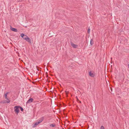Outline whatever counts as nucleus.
<instances>
[{"instance_id": "nucleus-1", "label": "nucleus", "mask_w": 129, "mask_h": 129, "mask_svg": "<svg viewBox=\"0 0 129 129\" xmlns=\"http://www.w3.org/2000/svg\"><path fill=\"white\" fill-rule=\"evenodd\" d=\"M19 106H16L14 107V111L16 114H17L19 112Z\"/></svg>"}, {"instance_id": "nucleus-2", "label": "nucleus", "mask_w": 129, "mask_h": 129, "mask_svg": "<svg viewBox=\"0 0 129 129\" xmlns=\"http://www.w3.org/2000/svg\"><path fill=\"white\" fill-rule=\"evenodd\" d=\"M24 39L28 42L29 43H31V40L27 36L25 38H24Z\"/></svg>"}, {"instance_id": "nucleus-3", "label": "nucleus", "mask_w": 129, "mask_h": 129, "mask_svg": "<svg viewBox=\"0 0 129 129\" xmlns=\"http://www.w3.org/2000/svg\"><path fill=\"white\" fill-rule=\"evenodd\" d=\"M10 102L9 100H4L1 101L0 103H8Z\"/></svg>"}, {"instance_id": "nucleus-4", "label": "nucleus", "mask_w": 129, "mask_h": 129, "mask_svg": "<svg viewBox=\"0 0 129 129\" xmlns=\"http://www.w3.org/2000/svg\"><path fill=\"white\" fill-rule=\"evenodd\" d=\"M34 99L33 98H30L26 102V104H27L28 103H30L33 102Z\"/></svg>"}, {"instance_id": "nucleus-5", "label": "nucleus", "mask_w": 129, "mask_h": 129, "mask_svg": "<svg viewBox=\"0 0 129 129\" xmlns=\"http://www.w3.org/2000/svg\"><path fill=\"white\" fill-rule=\"evenodd\" d=\"M10 29L12 31H13L15 32H18V30L17 29L12 28V27L11 26H10Z\"/></svg>"}, {"instance_id": "nucleus-6", "label": "nucleus", "mask_w": 129, "mask_h": 129, "mask_svg": "<svg viewBox=\"0 0 129 129\" xmlns=\"http://www.w3.org/2000/svg\"><path fill=\"white\" fill-rule=\"evenodd\" d=\"M89 75L90 76L92 77H94L95 76L94 74L92 73L91 71L89 72Z\"/></svg>"}, {"instance_id": "nucleus-7", "label": "nucleus", "mask_w": 129, "mask_h": 129, "mask_svg": "<svg viewBox=\"0 0 129 129\" xmlns=\"http://www.w3.org/2000/svg\"><path fill=\"white\" fill-rule=\"evenodd\" d=\"M44 117H42L40 118L38 120V122H39V123H40L44 119Z\"/></svg>"}, {"instance_id": "nucleus-8", "label": "nucleus", "mask_w": 129, "mask_h": 129, "mask_svg": "<svg viewBox=\"0 0 129 129\" xmlns=\"http://www.w3.org/2000/svg\"><path fill=\"white\" fill-rule=\"evenodd\" d=\"M71 45L74 48H76L78 46L76 45H75L73 43H71Z\"/></svg>"}, {"instance_id": "nucleus-9", "label": "nucleus", "mask_w": 129, "mask_h": 129, "mask_svg": "<svg viewBox=\"0 0 129 129\" xmlns=\"http://www.w3.org/2000/svg\"><path fill=\"white\" fill-rule=\"evenodd\" d=\"M8 92H6L4 96L5 97V98L6 99V100H9L8 98H7V95L8 94Z\"/></svg>"}, {"instance_id": "nucleus-10", "label": "nucleus", "mask_w": 129, "mask_h": 129, "mask_svg": "<svg viewBox=\"0 0 129 129\" xmlns=\"http://www.w3.org/2000/svg\"><path fill=\"white\" fill-rule=\"evenodd\" d=\"M20 36L21 37L24 39V38L23 37L24 36L25 37H26V35H25L23 33H22L21 34Z\"/></svg>"}, {"instance_id": "nucleus-11", "label": "nucleus", "mask_w": 129, "mask_h": 129, "mask_svg": "<svg viewBox=\"0 0 129 129\" xmlns=\"http://www.w3.org/2000/svg\"><path fill=\"white\" fill-rule=\"evenodd\" d=\"M93 44V40L92 39H91L90 41V44L91 45H92Z\"/></svg>"}, {"instance_id": "nucleus-12", "label": "nucleus", "mask_w": 129, "mask_h": 129, "mask_svg": "<svg viewBox=\"0 0 129 129\" xmlns=\"http://www.w3.org/2000/svg\"><path fill=\"white\" fill-rule=\"evenodd\" d=\"M39 123L38 121L36 122L34 125V127H35L36 125H38Z\"/></svg>"}, {"instance_id": "nucleus-13", "label": "nucleus", "mask_w": 129, "mask_h": 129, "mask_svg": "<svg viewBox=\"0 0 129 129\" xmlns=\"http://www.w3.org/2000/svg\"><path fill=\"white\" fill-rule=\"evenodd\" d=\"M55 124H51L50 125V127H54L55 126Z\"/></svg>"}, {"instance_id": "nucleus-14", "label": "nucleus", "mask_w": 129, "mask_h": 129, "mask_svg": "<svg viewBox=\"0 0 129 129\" xmlns=\"http://www.w3.org/2000/svg\"><path fill=\"white\" fill-rule=\"evenodd\" d=\"M20 108L21 111H23V108H22V107H21L20 106H19V108Z\"/></svg>"}, {"instance_id": "nucleus-15", "label": "nucleus", "mask_w": 129, "mask_h": 129, "mask_svg": "<svg viewBox=\"0 0 129 129\" xmlns=\"http://www.w3.org/2000/svg\"><path fill=\"white\" fill-rule=\"evenodd\" d=\"M100 129H105V128L103 126H102L101 127Z\"/></svg>"}, {"instance_id": "nucleus-16", "label": "nucleus", "mask_w": 129, "mask_h": 129, "mask_svg": "<svg viewBox=\"0 0 129 129\" xmlns=\"http://www.w3.org/2000/svg\"><path fill=\"white\" fill-rule=\"evenodd\" d=\"M90 28H88V31H87V32L89 34V33L90 32Z\"/></svg>"}, {"instance_id": "nucleus-17", "label": "nucleus", "mask_w": 129, "mask_h": 129, "mask_svg": "<svg viewBox=\"0 0 129 129\" xmlns=\"http://www.w3.org/2000/svg\"><path fill=\"white\" fill-rule=\"evenodd\" d=\"M128 68H129V64H128Z\"/></svg>"}, {"instance_id": "nucleus-18", "label": "nucleus", "mask_w": 129, "mask_h": 129, "mask_svg": "<svg viewBox=\"0 0 129 129\" xmlns=\"http://www.w3.org/2000/svg\"><path fill=\"white\" fill-rule=\"evenodd\" d=\"M79 103H81V102L80 101H79Z\"/></svg>"}, {"instance_id": "nucleus-19", "label": "nucleus", "mask_w": 129, "mask_h": 129, "mask_svg": "<svg viewBox=\"0 0 129 129\" xmlns=\"http://www.w3.org/2000/svg\"><path fill=\"white\" fill-rule=\"evenodd\" d=\"M24 37V38H25V37H24H24Z\"/></svg>"}]
</instances>
